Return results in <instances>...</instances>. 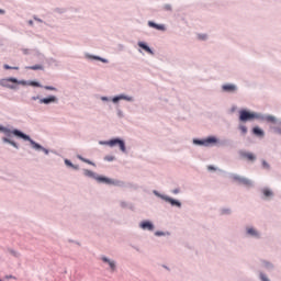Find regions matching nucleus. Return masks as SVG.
<instances>
[{
	"mask_svg": "<svg viewBox=\"0 0 281 281\" xmlns=\"http://www.w3.org/2000/svg\"><path fill=\"white\" fill-rule=\"evenodd\" d=\"M0 133H3L4 136L1 137L2 144H9L10 146H13V148L19 149V144L16 142L12 140V135L15 137H20L21 139H24V142H30L31 148L33 150L42 151L46 155H49V149L43 147L41 144L36 143L30 135L19 131V130H12L9 127H5L3 125H0Z\"/></svg>",
	"mask_w": 281,
	"mask_h": 281,
	"instance_id": "obj_1",
	"label": "nucleus"
},
{
	"mask_svg": "<svg viewBox=\"0 0 281 281\" xmlns=\"http://www.w3.org/2000/svg\"><path fill=\"white\" fill-rule=\"evenodd\" d=\"M254 120H261V122H276L273 115H262L257 112H249L247 110L239 111V122H254Z\"/></svg>",
	"mask_w": 281,
	"mask_h": 281,
	"instance_id": "obj_2",
	"label": "nucleus"
},
{
	"mask_svg": "<svg viewBox=\"0 0 281 281\" xmlns=\"http://www.w3.org/2000/svg\"><path fill=\"white\" fill-rule=\"evenodd\" d=\"M18 85H22L23 87H25L27 85V81L19 80L14 77L0 79V87H5V89L16 90L19 89Z\"/></svg>",
	"mask_w": 281,
	"mask_h": 281,
	"instance_id": "obj_3",
	"label": "nucleus"
},
{
	"mask_svg": "<svg viewBox=\"0 0 281 281\" xmlns=\"http://www.w3.org/2000/svg\"><path fill=\"white\" fill-rule=\"evenodd\" d=\"M101 146H110V148H113L115 146H119L120 150L123 153H126V143L120 138H113L111 140H101L99 142Z\"/></svg>",
	"mask_w": 281,
	"mask_h": 281,
	"instance_id": "obj_4",
	"label": "nucleus"
},
{
	"mask_svg": "<svg viewBox=\"0 0 281 281\" xmlns=\"http://www.w3.org/2000/svg\"><path fill=\"white\" fill-rule=\"evenodd\" d=\"M83 175H85V177H90L91 179H95L97 181H99V183H108V184L113 183V180H111L106 177L95 176V172L88 170V169L83 170Z\"/></svg>",
	"mask_w": 281,
	"mask_h": 281,
	"instance_id": "obj_5",
	"label": "nucleus"
},
{
	"mask_svg": "<svg viewBox=\"0 0 281 281\" xmlns=\"http://www.w3.org/2000/svg\"><path fill=\"white\" fill-rule=\"evenodd\" d=\"M216 142H218V139L214 136L205 139H193V144H195V146H212V144H216Z\"/></svg>",
	"mask_w": 281,
	"mask_h": 281,
	"instance_id": "obj_6",
	"label": "nucleus"
},
{
	"mask_svg": "<svg viewBox=\"0 0 281 281\" xmlns=\"http://www.w3.org/2000/svg\"><path fill=\"white\" fill-rule=\"evenodd\" d=\"M101 262H103V265L109 269V271H115V269H117V263L115 262V260L109 257L102 256Z\"/></svg>",
	"mask_w": 281,
	"mask_h": 281,
	"instance_id": "obj_7",
	"label": "nucleus"
},
{
	"mask_svg": "<svg viewBox=\"0 0 281 281\" xmlns=\"http://www.w3.org/2000/svg\"><path fill=\"white\" fill-rule=\"evenodd\" d=\"M231 179H233V181H237L238 183H241V186H246V188H251V186H254V182L247 178H243L240 176H236V175H231Z\"/></svg>",
	"mask_w": 281,
	"mask_h": 281,
	"instance_id": "obj_8",
	"label": "nucleus"
},
{
	"mask_svg": "<svg viewBox=\"0 0 281 281\" xmlns=\"http://www.w3.org/2000/svg\"><path fill=\"white\" fill-rule=\"evenodd\" d=\"M120 100H125L126 102H135V98L127 95V94H119L114 98H112L113 104H117Z\"/></svg>",
	"mask_w": 281,
	"mask_h": 281,
	"instance_id": "obj_9",
	"label": "nucleus"
},
{
	"mask_svg": "<svg viewBox=\"0 0 281 281\" xmlns=\"http://www.w3.org/2000/svg\"><path fill=\"white\" fill-rule=\"evenodd\" d=\"M140 229H144L145 232H154L155 231V224L150 221H143L138 225Z\"/></svg>",
	"mask_w": 281,
	"mask_h": 281,
	"instance_id": "obj_10",
	"label": "nucleus"
},
{
	"mask_svg": "<svg viewBox=\"0 0 281 281\" xmlns=\"http://www.w3.org/2000/svg\"><path fill=\"white\" fill-rule=\"evenodd\" d=\"M40 104H56L58 103V98L56 95H49L48 98L40 99Z\"/></svg>",
	"mask_w": 281,
	"mask_h": 281,
	"instance_id": "obj_11",
	"label": "nucleus"
},
{
	"mask_svg": "<svg viewBox=\"0 0 281 281\" xmlns=\"http://www.w3.org/2000/svg\"><path fill=\"white\" fill-rule=\"evenodd\" d=\"M272 125L270 128L276 133L277 135H281V120L276 119V122H270Z\"/></svg>",
	"mask_w": 281,
	"mask_h": 281,
	"instance_id": "obj_12",
	"label": "nucleus"
},
{
	"mask_svg": "<svg viewBox=\"0 0 281 281\" xmlns=\"http://www.w3.org/2000/svg\"><path fill=\"white\" fill-rule=\"evenodd\" d=\"M164 201H166L167 203H170V205H172L173 207H181V202H179L178 200H175L170 196H162Z\"/></svg>",
	"mask_w": 281,
	"mask_h": 281,
	"instance_id": "obj_13",
	"label": "nucleus"
},
{
	"mask_svg": "<svg viewBox=\"0 0 281 281\" xmlns=\"http://www.w3.org/2000/svg\"><path fill=\"white\" fill-rule=\"evenodd\" d=\"M148 26L154 27V30H158L159 32H166V25H164V24H157L153 21H149Z\"/></svg>",
	"mask_w": 281,
	"mask_h": 281,
	"instance_id": "obj_14",
	"label": "nucleus"
},
{
	"mask_svg": "<svg viewBox=\"0 0 281 281\" xmlns=\"http://www.w3.org/2000/svg\"><path fill=\"white\" fill-rule=\"evenodd\" d=\"M138 47H140V49H144V52H147V54H150L151 56L155 55V53L153 52V49H150L148 47V45L144 42H138Z\"/></svg>",
	"mask_w": 281,
	"mask_h": 281,
	"instance_id": "obj_15",
	"label": "nucleus"
},
{
	"mask_svg": "<svg viewBox=\"0 0 281 281\" xmlns=\"http://www.w3.org/2000/svg\"><path fill=\"white\" fill-rule=\"evenodd\" d=\"M247 234L248 236H252V238H260V233H258V231H256L254 227H248Z\"/></svg>",
	"mask_w": 281,
	"mask_h": 281,
	"instance_id": "obj_16",
	"label": "nucleus"
},
{
	"mask_svg": "<svg viewBox=\"0 0 281 281\" xmlns=\"http://www.w3.org/2000/svg\"><path fill=\"white\" fill-rule=\"evenodd\" d=\"M223 91H227L228 93H233L234 91H236V86L235 85H232V83H227V85H224L222 87Z\"/></svg>",
	"mask_w": 281,
	"mask_h": 281,
	"instance_id": "obj_17",
	"label": "nucleus"
},
{
	"mask_svg": "<svg viewBox=\"0 0 281 281\" xmlns=\"http://www.w3.org/2000/svg\"><path fill=\"white\" fill-rule=\"evenodd\" d=\"M240 155L241 157H245L246 159H248V161H254V159H256V156L251 153L241 151Z\"/></svg>",
	"mask_w": 281,
	"mask_h": 281,
	"instance_id": "obj_18",
	"label": "nucleus"
},
{
	"mask_svg": "<svg viewBox=\"0 0 281 281\" xmlns=\"http://www.w3.org/2000/svg\"><path fill=\"white\" fill-rule=\"evenodd\" d=\"M252 132H254V135H257L258 137L265 136V132L262 130H260L259 127H254Z\"/></svg>",
	"mask_w": 281,
	"mask_h": 281,
	"instance_id": "obj_19",
	"label": "nucleus"
},
{
	"mask_svg": "<svg viewBox=\"0 0 281 281\" xmlns=\"http://www.w3.org/2000/svg\"><path fill=\"white\" fill-rule=\"evenodd\" d=\"M88 58H92L93 60H100L101 63H109V59H104L100 56H88Z\"/></svg>",
	"mask_w": 281,
	"mask_h": 281,
	"instance_id": "obj_20",
	"label": "nucleus"
},
{
	"mask_svg": "<svg viewBox=\"0 0 281 281\" xmlns=\"http://www.w3.org/2000/svg\"><path fill=\"white\" fill-rule=\"evenodd\" d=\"M65 164H66L69 168H74V170H78V166L72 165L69 159H65Z\"/></svg>",
	"mask_w": 281,
	"mask_h": 281,
	"instance_id": "obj_21",
	"label": "nucleus"
},
{
	"mask_svg": "<svg viewBox=\"0 0 281 281\" xmlns=\"http://www.w3.org/2000/svg\"><path fill=\"white\" fill-rule=\"evenodd\" d=\"M262 192H263L265 196H273V192L269 189H263Z\"/></svg>",
	"mask_w": 281,
	"mask_h": 281,
	"instance_id": "obj_22",
	"label": "nucleus"
},
{
	"mask_svg": "<svg viewBox=\"0 0 281 281\" xmlns=\"http://www.w3.org/2000/svg\"><path fill=\"white\" fill-rule=\"evenodd\" d=\"M26 85H29L30 87H43V86H41V83H38L36 81H31V82L26 81Z\"/></svg>",
	"mask_w": 281,
	"mask_h": 281,
	"instance_id": "obj_23",
	"label": "nucleus"
},
{
	"mask_svg": "<svg viewBox=\"0 0 281 281\" xmlns=\"http://www.w3.org/2000/svg\"><path fill=\"white\" fill-rule=\"evenodd\" d=\"M27 69H32L33 71H36L38 69H43V67L41 65H35V66L27 67Z\"/></svg>",
	"mask_w": 281,
	"mask_h": 281,
	"instance_id": "obj_24",
	"label": "nucleus"
},
{
	"mask_svg": "<svg viewBox=\"0 0 281 281\" xmlns=\"http://www.w3.org/2000/svg\"><path fill=\"white\" fill-rule=\"evenodd\" d=\"M239 131H241L243 135H247V126L239 125Z\"/></svg>",
	"mask_w": 281,
	"mask_h": 281,
	"instance_id": "obj_25",
	"label": "nucleus"
},
{
	"mask_svg": "<svg viewBox=\"0 0 281 281\" xmlns=\"http://www.w3.org/2000/svg\"><path fill=\"white\" fill-rule=\"evenodd\" d=\"M263 267H265L266 269H273V265H271V263L268 262V261H263Z\"/></svg>",
	"mask_w": 281,
	"mask_h": 281,
	"instance_id": "obj_26",
	"label": "nucleus"
},
{
	"mask_svg": "<svg viewBox=\"0 0 281 281\" xmlns=\"http://www.w3.org/2000/svg\"><path fill=\"white\" fill-rule=\"evenodd\" d=\"M3 68H4V69H15V70H19V67H12V66H10V65H8V64H4V65H3Z\"/></svg>",
	"mask_w": 281,
	"mask_h": 281,
	"instance_id": "obj_27",
	"label": "nucleus"
},
{
	"mask_svg": "<svg viewBox=\"0 0 281 281\" xmlns=\"http://www.w3.org/2000/svg\"><path fill=\"white\" fill-rule=\"evenodd\" d=\"M117 117H124V112L120 109H116Z\"/></svg>",
	"mask_w": 281,
	"mask_h": 281,
	"instance_id": "obj_28",
	"label": "nucleus"
},
{
	"mask_svg": "<svg viewBox=\"0 0 281 281\" xmlns=\"http://www.w3.org/2000/svg\"><path fill=\"white\" fill-rule=\"evenodd\" d=\"M154 194H155V196H158L159 199H162V201H164V196H168V195H164L161 193H158L157 191H154Z\"/></svg>",
	"mask_w": 281,
	"mask_h": 281,
	"instance_id": "obj_29",
	"label": "nucleus"
},
{
	"mask_svg": "<svg viewBox=\"0 0 281 281\" xmlns=\"http://www.w3.org/2000/svg\"><path fill=\"white\" fill-rule=\"evenodd\" d=\"M44 89H46V91H56V88L52 86H45Z\"/></svg>",
	"mask_w": 281,
	"mask_h": 281,
	"instance_id": "obj_30",
	"label": "nucleus"
},
{
	"mask_svg": "<svg viewBox=\"0 0 281 281\" xmlns=\"http://www.w3.org/2000/svg\"><path fill=\"white\" fill-rule=\"evenodd\" d=\"M10 254L14 256L15 258H19L20 254L15 250H11Z\"/></svg>",
	"mask_w": 281,
	"mask_h": 281,
	"instance_id": "obj_31",
	"label": "nucleus"
},
{
	"mask_svg": "<svg viewBox=\"0 0 281 281\" xmlns=\"http://www.w3.org/2000/svg\"><path fill=\"white\" fill-rule=\"evenodd\" d=\"M222 214H232V211L229 209L222 210Z\"/></svg>",
	"mask_w": 281,
	"mask_h": 281,
	"instance_id": "obj_32",
	"label": "nucleus"
},
{
	"mask_svg": "<svg viewBox=\"0 0 281 281\" xmlns=\"http://www.w3.org/2000/svg\"><path fill=\"white\" fill-rule=\"evenodd\" d=\"M260 278L262 281H269V279L267 278V276H265L263 273L260 274Z\"/></svg>",
	"mask_w": 281,
	"mask_h": 281,
	"instance_id": "obj_33",
	"label": "nucleus"
},
{
	"mask_svg": "<svg viewBox=\"0 0 281 281\" xmlns=\"http://www.w3.org/2000/svg\"><path fill=\"white\" fill-rule=\"evenodd\" d=\"M31 100H33V101L40 100L41 101V97L40 95L32 97Z\"/></svg>",
	"mask_w": 281,
	"mask_h": 281,
	"instance_id": "obj_34",
	"label": "nucleus"
},
{
	"mask_svg": "<svg viewBox=\"0 0 281 281\" xmlns=\"http://www.w3.org/2000/svg\"><path fill=\"white\" fill-rule=\"evenodd\" d=\"M102 102H109V98L108 97H101Z\"/></svg>",
	"mask_w": 281,
	"mask_h": 281,
	"instance_id": "obj_35",
	"label": "nucleus"
},
{
	"mask_svg": "<svg viewBox=\"0 0 281 281\" xmlns=\"http://www.w3.org/2000/svg\"><path fill=\"white\" fill-rule=\"evenodd\" d=\"M179 192H181L179 189H173L172 190V194H179Z\"/></svg>",
	"mask_w": 281,
	"mask_h": 281,
	"instance_id": "obj_36",
	"label": "nucleus"
},
{
	"mask_svg": "<svg viewBox=\"0 0 281 281\" xmlns=\"http://www.w3.org/2000/svg\"><path fill=\"white\" fill-rule=\"evenodd\" d=\"M262 166H263V168H269V164H267V161H262Z\"/></svg>",
	"mask_w": 281,
	"mask_h": 281,
	"instance_id": "obj_37",
	"label": "nucleus"
},
{
	"mask_svg": "<svg viewBox=\"0 0 281 281\" xmlns=\"http://www.w3.org/2000/svg\"><path fill=\"white\" fill-rule=\"evenodd\" d=\"M155 236H164V232H156Z\"/></svg>",
	"mask_w": 281,
	"mask_h": 281,
	"instance_id": "obj_38",
	"label": "nucleus"
},
{
	"mask_svg": "<svg viewBox=\"0 0 281 281\" xmlns=\"http://www.w3.org/2000/svg\"><path fill=\"white\" fill-rule=\"evenodd\" d=\"M22 52H23V54H30V49H27V48L22 49Z\"/></svg>",
	"mask_w": 281,
	"mask_h": 281,
	"instance_id": "obj_39",
	"label": "nucleus"
},
{
	"mask_svg": "<svg viewBox=\"0 0 281 281\" xmlns=\"http://www.w3.org/2000/svg\"><path fill=\"white\" fill-rule=\"evenodd\" d=\"M35 21H37V23H43V20L38 19V18H34Z\"/></svg>",
	"mask_w": 281,
	"mask_h": 281,
	"instance_id": "obj_40",
	"label": "nucleus"
},
{
	"mask_svg": "<svg viewBox=\"0 0 281 281\" xmlns=\"http://www.w3.org/2000/svg\"><path fill=\"white\" fill-rule=\"evenodd\" d=\"M166 10H172V7L170 4H167Z\"/></svg>",
	"mask_w": 281,
	"mask_h": 281,
	"instance_id": "obj_41",
	"label": "nucleus"
},
{
	"mask_svg": "<svg viewBox=\"0 0 281 281\" xmlns=\"http://www.w3.org/2000/svg\"><path fill=\"white\" fill-rule=\"evenodd\" d=\"M207 169L209 170H216V168H214V166H209Z\"/></svg>",
	"mask_w": 281,
	"mask_h": 281,
	"instance_id": "obj_42",
	"label": "nucleus"
},
{
	"mask_svg": "<svg viewBox=\"0 0 281 281\" xmlns=\"http://www.w3.org/2000/svg\"><path fill=\"white\" fill-rule=\"evenodd\" d=\"M83 161H85L86 164H90V165L93 166V162H91L90 160L85 159Z\"/></svg>",
	"mask_w": 281,
	"mask_h": 281,
	"instance_id": "obj_43",
	"label": "nucleus"
},
{
	"mask_svg": "<svg viewBox=\"0 0 281 281\" xmlns=\"http://www.w3.org/2000/svg\"><path fill=\"white\" fill-rule=\"evenodd\" d=\"M108 161H113V157H106L105 158Z\"/></svg>",
	"mask_w": 281,
	"mask_h": 281,
	"instance_id": "obj_44",
	"label": "nucleus"
},
{
	"mask_svg": "<svg viewBox=\"0 0 281 281\" xmlns=\"http://www.w3.org/2000/svg\"><path fill=\"white\" fill-rule=\"evenodd\" d=\"M0 14H5V10L0 9Z\"/></svg>",
	"mask_w": 281,
	"mask_h": 281,
	"instance_id": "obj_45",
	"label": "nucleus"
},
{
	"mask_svg": "<svg viewBox=\"0 0 281 281\" xmlns=\"http://www.w3.org/2000/svg\"><path fill=\"white\" fill-rule=\"evenodd\" d=\"M29 25H34V21L30 20Z\"/></svg>",
	"mask_w": 281,
	"mask_h": 281,
	"instance_id": "obj_46",
	"label": "nucleus"
},
{
	"mask_svg": "<svg viewBox=\"0 0 281 281\" xmlns=\"http://www.w3.org/2000/svg\"><path fill=\"white\" fill-rule=\"evenodd\" d=\"M78 159H80L81 161H85V158H82V156H78Z\"/></svg>",
	"mask_w": 281,
	"mask_h": 281,
	"instance_id": "obj_47",
	"label": "nucleus"
},
{
	"mask_svg": "<svg viewBox=\"0 0 281 281\" xmlns=\"http://www.w3.org/2000/svg\"><path fill=\"white\" fill-rule=\"evenodd\" d=\"M8 279L13 278L12 276L7 277Z\"/></svg>",
	"mask_w": 281,
	"mask_h": 281,
	"instance_id": "obj_48",
	"label": "nucleus"
}]
</instances>
